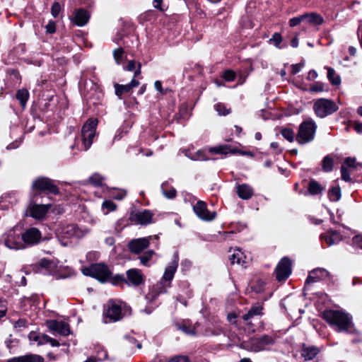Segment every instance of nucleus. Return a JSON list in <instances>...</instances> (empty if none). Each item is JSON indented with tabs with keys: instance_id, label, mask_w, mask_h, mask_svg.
<instances>
[{
	"instance_id": "nucleus-1",
	"label": "nucleus",
	"mask_w": 362,
	"mask_h": 362,
	"mask_svg": "<svg viewBox=\"0 0 362 362\" xmlns=\"http://www.w3.org/2000/svg\"><path fill=\"white\" fill-rule=\"evenodd\" d=\"M97 279L100 283H111L115 286H123L127 284L129 286H137L144 282L145 277L141 273H122L112 275V273H83Z\"/></svg>"
},
{
	"instance_id": "nucleus-2",
	"label": "nucleus",
	"mask_w": 362,
	"mask_h": 362,
	"mask_svg": "<svg viewBox=\"0 0 362 362\" xmlns=\"http://www.w3.org/2000/svg\"><path fill=\"white\" fill-rule=\"evenodd\" d=\"M322 316L329 325L336 327L337 331L351 332L354 325L352 317L349 313L341 310H326Z\"/></svg>"
},
{
	"instance_id": "nucleus-3",
	"label": "nucleus",
	"mask_w": 362,
	"mask_h": 362,
	"mask_svg": "<svg viewBox=\"0 0 362 362\" xmlns=\"http://www.w3.org/2000/svg\"><path fill=\"white\" fill-rule=\"evenodd\" d=\"M339 109L338 105L332 100L320 98L315 100L313 110L316 115L324 118L336 112Z\"/></svg>"
},
{
	"instance_id": "nucleus-4",
	"label": "nucleus",
	"mask_w": 362,
	"mask_h": 362,
	"mask_svg": "<svg viewBox=\"0 0 362 362\" xmlns=\"http://www.w3.org/2000/svg\"><path fill=\"white\" fill-rule=\"evenodd\" d=\"M317 126L312 120L304 121L299 126L296 141L300 144L312 141L315 138Z\"/></svg>"
},
{
	"instance_id": "nucleus-5",
	"label": "nucleus",
	"mask_w": 362,
	"mask_h": 362,
	"mask_svg": "<svg viewBox=\"0 0 362 362\" xmlns=\"http://www.w3.org/2000/svg\"><path fill=\"white\" fill-rule=\"evenodd\" d=\"M274 343V339L268 335H264L259 338L251 339L248 341H242L239 344L240 349L258 352L264 350L267 346L272 345Z\"/></svg>"
},
{
	"instance_id": "nucleus-6",
	"label": "nucleus",
	"mask_w": 362,
	"mask_h": 362,
	"mask_svg": "<svg viewBox=\"0 0 362 362\" xmlns=\"http://www.w3.org/2000/svg\"><path fill=\"white\" fill-rule=\"evenodd\" d=\"M126 310H123L122 305L114 300H110L104 305L103 316L105 322H117L120 320L125 315Z\"/></svg>"
},
{
	"instance_id": "nucleus-7",
	"label": "nucleus",
	"mask_w": 362,
	"mask_h": 362,
	"mask_svg": "<svg viewBox=\"0 0 362 362\" xmlns=\"http://www.w3.org/2000/svg\"><path fill=\"white\" fill-rule=\"evenodd\" d=\"M173 276L174 273H164L162 279L153 285L150 291L146 294V299L148 302H153L159 294L165 293L167 288L170 286Z\"/></svg>"
},
{
	"instance_id": "nucleus-8",
	"label": "nucleus",
	"mask_w": 362,
	"mask_h": 362,
	"mask_svg": "<svg viewBox=\"0 0 362 362\" xmlns=\"http://www.w3.org/2000/svg\"><path fill=\"white\" fill-rule=\"evenodd\" d=\"M33 189L35 191V194L37 193L44 192L46 194H58L59 189L54 184V182L48 177H38L35 180L32 184Z\"/></svg>"
},
{
	"instance_id": "nucleus-9",
	"label": "nucleus",
	"mask_w": 362,
	"mask_h": 362,
	"mask_svg": "<svg viewBox=\"0 0 362 362\" xmlns=\"http://www.w3.org/2000/svg\"><path fill=\"white\" fill-rule=\"evenodd\" d=\"M97 119H90L83 126L81 137L84 145V149L87 151L93 143L97 126Z\"/></svg>"
},
{
	"instance_id": "nucleus-10",
	"label": "nucleus",
	"mask_w": 362,
	"mask_h": 362,
	"mask_svg": "<svg viewBox=\"0 0 362 362\" xmlns=\"http://www.w3.org/2000/svg\"><path fill=\"white\" fill-rule=\"evenodd\" d=\"M141 63L137 64V69L134 71V78L131 81L130 83L126 85H119L118 83H115V94L117 95L119 98H121V96L124 93H129L132 91L133 88L137 87L139 85V81L136 79H135L136 77L139 76L141 73Z\"/></svg>"
},
{
	"instance_id": "nucleus-11",
	"label": "nucleus",
	"mask_w": 362,
	"mask_h": 362,
	"mask_svg": "<svg viewBox=\"0 0 362 362\" xmlns=\"http://www.w3.org/2000/svg\"><path fill=\"white\" fill-rule=\"evenodd\" d=\"M153 214L147 209L130 213L129 220L135 224L148 225L153 223Z\"/></svg>"
},
{
	"instance_id": "nucleus-12",
	"label": "nucleus",
	"mask_w": 362,
	"mask_h": 362,
	"mask_svg": "<svg viewBox=\"0 0 362 362\" xmlns=\"http://www.w3.org/2000/svg\"><path fill=\"white\" fill-rule=\"evenodd\" d=\"M193 210L196 215L202 220L210 221L215 218L216 214L215 211H209L206 204L203 201H198L193 206Z\"/></svg>"
},
{
	"instance_id": "nucleus-13",
	"label": "nucleus",
	"mask_w": 362,
	"mask_h": 362,
	"mask_svg": "<svg viewBox=\"0 0 362 362\" xmlns=\"http://www.w3.org/2000/svg\"><path fill=\"white\" fill-rule=\"evenodd\" d=\"M152 236L132 240L128 244V248L132 253L139 254L150 245Z\"/></svg>"
},
{
	"instance_id": "nucleus-14",
	"label": "nucleus",
	"mask_w": 362,
	"mask_h": 362,
	"mask_svg": "<svg viewBox=\"0 0 362 362\" xmlns=\"http://www.w3.org/2000/svg\"><path fill=\"white\" fill-rule=\"evenodd\" d=\"M41 238L42 234L37 228H30L22 234L21 239L24 244L34 245L40 243Z\"/></svg>"
},
{
	"instance_id": "nucleus-15",
	"label": "nucleus",
	"mask_w": 362,
	"mask_h": 362,
	"mask_svg": "<svg viewBox=\"0 0 362 362\" xmlns=\"http://www.w3.org/2000/svg\"><path fill=\"white\" fill-rule=\"evenodd\" d=\"M47 327L52 331L57 332L62 336H67L70 334L69 325L64 321L48 320L46 322Z\"/></svg>"
},
{
	"instance_id": "nucleus-16",
	"label": "nucleus",
	"mask_w": 362,
	"mask_h": 362,
	"mask_svg": "<svg viewBox=\"0 0 362 362\" xmlns=\"http://www.w3.org/2000/svg\"><path fill=\"white\" fill-rule=\"evenodd\" d=\"M36 269L48 270L49 272H59L62 269V266L56 259H41L37 264L35 265Z\"/></svg>"
},
{
	"instance_id": "nucleus-17",
	"label": "nucleus",
	"mask_w": 362,
	"mask_h": 362,
	"mask_svg": "<svg viewBox=\"0 0 362 362\" xmlns=\"http://www.w3.org/2000/svg\"><path fill=\"white\" fill-rule=\"evenodd\" d=\"M320 351L321 349L318 346L302 344L300 353L301 357L303 358L305 361H311L320 354Z\"/></svg>"
},
{
	"instance_id": "nucleus-18",
	"label": "nucleus",
	"mask_w": 362,
	"mask_h": 362,
	"mask_svg": "<svg viewBox=\"0 0 362 362\" xmlns=\"http://www.w3.org/2000/svg\"><path fill=\"white\" fill-rule=\"evenodd\" d=\"M49 206V204H32L28 208L30 216L35 219H40L47 213Z\"/></svg>"
},
{
	"instance_id": "nucleus-19",
	"label": "nucleus",
	"mask_w": 362,
	"mask_h": 362,
	"mask_svg": "<svg viewBox=\"0 0 362 362\" xmlns=\"http://www.w3.org/2000/svg\"><path fill=\"white\" fill-rule=\"evenodd\" d=\"M22 239L16 235L13 231H10L4 240L5 245L9 249L19 250L24 248V243H22Z\"/></svg>"
},
{
	"instance_id": "nucleus-20",
	"label": "nucleus",
	"mask_w": 362,
	"mask_h": 362,
	"mask_svg": "<svg viewBox=\"0 0 362 362\" xmlns=\"http://www.w3.org/2000/svg\"><path fill=\"white\" fill-rule=\"evenodd\" d=\"M90 15L88 11L79 8L74 11L71 21L78 26L85 25L89 21Z\"/></svg>"
},
{
	"instance_id": "nucleus-21",
	"label": "nucleus",
	"mask_w": 362,
	"mask_h": 362,
	"mask_svg": "<svg viewBox=\"0 0 362 362\" xmlns=\"http://www.w3.org/2000/svg\"><path fill=\"white\" fill-rule=\"evenodd\" d=\"M5 362H44L42 356L34 354H28L26 355L11 358Z\"/></svg>"
},
{
	"instance_id": "nucleus-22",
	"label": "nucleus",
	"mask_w": 362,
	"mask_h": 362,
	"mask_svg": "<svg viewBox=\"0 0 362 362\" xmlns=\"http://www.w3.org/2000/svg\"><path fill=\"white\" fill-rule=\"evenodd\" d=\"M303 18V21L313 25H320L324 22L322 16L315 12L305 13Z\"/></svg>"
},
{
	"instance_id": "nucleus-23",
	"label": "nucleus",
	"mask_w": 362,
	"mask_h": 362,
	"mask_svg": "<svg viewBox=\"0 0 362 362\" xmlns=\"http://www.w3.org/2000/svg\"><path fill=\"white\" fill-rule=\"evenodd\" d=\"M254 191L251 186L247 184L237 185V194L242 199H249L253 195Z\"/></svg>"
},
{
	"instance_id": "nucleus-24",
	"label": "nucleus",
	"mask_w": 362,
	"mask_h": 362,
	"mask_svg": "<svg viewBox=\"0 0 362 362\" xmlns=\"http://www.w3.org/2000/svg\"><path fill=\"white\" fill-rule=\"evenodd\" d=\"M238 148L236 147H233L230 145H220L218 146L212 147L209 149V152L215 154H223L227 155L228 153H236L238 152Z\"/></svg>"
},
{
	"instance_id": "nucleus-25",
	"label": "nucleus",
	"mask_w": 362,
	"mask_h": 362,
	"mask_svg": "<svg viewBox=\"0 0 362 362\" xmlns=\"http://www.w3.org/2000/svg\"><path fill=\"white\" fill-rule=\"evenodd\" d=\"M263 307L261 305H253L250 310L245 315H243V319L251 324L250 320L254 319L255 317L261 316L262 315Z\"/></svg>"
},
{
	"instance_id": "nucleus-26",
	"label": "nucleus",
	"mask_w": 362,
	"mask_h": 362,
	"mask_svg": "<svg viewBox=\"0 0 362 362\" xmlns=\"http://www.w3.org/2000/svg\"><path fill=\"white\" fill-rule=\"evenodd\" d=\"M322 240L325 241L328 245L336 244L340 240V234L335 230L328 231L326 234L321 235Z\"/></svg>"
},
{
	"instance_id": "nucleus-27",
	"label": "nucleus",
	"mask_w": 362,
	"mask_h": 362,
	"mask_svg": "<svg viewBox=\"0 0 362 362\" xmlns=\"http://www.w3.org/2000/svg\"><path fill=\"white\" fill-rule=\"evenodd\" d=\"M245 258L243 253L239 250H235L234 252L229 256V259L232 264H234L235 263H237L238 264H240L243 268L246 269L247 268V262L245 260H242L243 257Z\"/></svg>"
},
{
	"instance_id": "nucleus-28",
	"label": "nucleus",
	"mask_w": 362,
	"mask_h": 362,
	"mask_svg": "<svg viewBox=\"0 0 362 362\" xmlns=\"http://www.w3.org/2000/svg\"><path fill=\"white\" fill-rule=\"evenodd\" d=\"M293 261L288 257H284L279 262L274 272H291Z\"/></svg>"
},
{
	"instance_id": "nucleus-29",
	"label": "nucleus",
	"mask_w": 362,
	"mask_h": 362,
	"mask_svg": "<svg viewBox=\"0 0 362 362\" xmlns=\"http://www.w3.org/2000/svg\"><path fill=\"white\" fill-rule=\"evenodd\" d=\"M81 272H110L109 267L104 262L92 263L89 267H85Z\"/></svg>"
},
{
	"instance_id": "nucleus-30",
	"label": "nucleus",
	"mask_w": 362,
	"mask_h": 362,
	"mask_svg": "<svg viewBox=\"0 0 362 362\" xmlns=\"http://www.w3.org/2000/svg\"><path fill=\"white\" fill-rule=\"evenodd\" d=\"M325 187H322L319 182L315 180H311L308 184V189L311 195H317L322 193L325 190Z\"/></svg>"
},
{
	"instance_id": "nucleus-31",
	"label": "nucleus",
	"mask_w": 362,
	"mask_h": 362,
	"mask_svg": "<svg viewBox=\"0 0 362 362\" xmlns=\"http://www.w3.org/2000/svg\"><path fill=\"white\" fill-rule=\"evenodd\" d=\"M29 95V92L26 88H21L17 90L16 98L20 102L23 108L25 107Z\"/></svg>"
},
{
	"instance_id": "nucleus-32",
	"label": "nucleus",
	"mask_w": 362,
	"mask_h": 362,
	"mask_svg": "<svg viewBox=\"0 0 362 362\" xmlns=\"http://www.w3.org/2000/svg\"><path fill=\"white\" fill-rule=\"evenodd\" d=\"M325 68L327 69V78L329 80L330 83L334 86L340 84V83H341L340 76L339 75L336 74L334 69L331 67H325Z\"/></svg>"
},
{
	"instance_id": "nucleus-33",
	"label": "nucleus",
	"mask_w": 362,
	"mask_h": 362,
	"mask_svg": "<svg viewBox=\"0 0 362 362\" xmlns=\"http://www.w3.org/2000/svg\"><path fill=\"white\" fill-rule=\"evenodd\" d=\"M334 160L329 156H326L322 161V168L325 172H330L333 168Z\"/></svg>"
},
{
	"instance_id": "nucleus-34",
	"label": "nucleus",
	"mask_w": 362,
	"mask_h": 362,
	"mask_svg": "<svg viewBox=\"0 0 362 362\" xmlns=\"http://www.w3.org/2000/svg\"><path fill=\"white\" fill-rule=\"evenodd\" d=\"M328 197L332 202H337L341 198V189L339 187H332L328 192Z\"/></svg>"
},
{
	"instance_id": "nucleus-35",
	"label": "nucleus",
	"mask_w": 362,
	"mask_h": 362,
	"mask_svg": "<svg viewBox=\"0 0 362 362\" xmlns=\"http://www.w3.org/2000/svg\"><path fill=\"white\" fill-rule=\"evenodd\" d=\"M15 195V193H9L8 194H5L0 197V209H6L8 208V205L6 204H13V201L11 200L13 197Z\"/></svg>"
},
{
	"instance_id": "nucleus-36",
	"label": "nucleus",
	"mask_w": 362,
	"mask_h": 362,
	"mask_svg": "<svg viewBox=\"0 0 362 362\" xmlns=\"http://www.w3.org/2000/svg\"><path fill=\"white\" fill-rule=\"evenodd\" d=\"M178 252H175L173 256L172 261L169 263L168 266L165 268V272H175L178 266Z\"/></svg>"
},
{
	"instance_id": "nucleus-37",
	"label": "nucleus",
	"mask_w": 362,
	"mask_h": 362,
	"mask_svg": "<svg viewBox=\"0 0 362 362\" xmlns=\"http://www.w3.org/2000/svg\"><path fill=\"white\" fill-rule=\"evenodd\" d=\"M179 329H181L184 333L187 335L194 336L196 334L195 327L184 322L182 325L178 327Z\"/></svg>"
},
{
	"instance_id": "nucleus-38",
	"label": "nucleus",
	"mask_w": 362,
	"mask_h": 362,
	"mask_svg": "<svg viewBox=\"0 0 362 362\" xmlns=\"http://www.w3.org/2000/svg\"><path fill=\"white\" fill-rule=\"evenodd\" d=\"M154 252L153 250H148L143 255L139 257L140 263L144 266H148V262L152 258Z\"/></svg>"
},
{
	"instance_id": "nucleus-39",
	"label": "nucleus",
	"mask_w": 362,
	"mask_h": 362,
	"mask_svg": "<svg viewBox=\"0 0 362 362\" xmlns=\"http://www.w3.org/2000/svg\"><path fill=\"white\" fill-rule=\"evenodd\" d=\"M103 180L100 175L95 173L89 177L88 182L93 185L98 187L102 185Z\"/></svg>"
},
{
	"instance_id": "nucleus-40",
	"label": "nucleus",
	"mask_w": 362,
	"mask_h": 362,
	"mask_svg": "<svg viewBox=\"0 0 362 362\" xmlns=\"http://www.w3.org/2000/svg\"><path fill=\"white\" fill-rule=\"evenodd\" d=\"M116 204L110 200H106L103 202L102 204L103 210H106L105 214L109 213L110 211H115L116 209Z\"/></svg>"
},
{
	"instance_id": "nucleus-41",
	"label": "nucleus",
	"mask_w": 362,
	"mask_h": 362,
	"mask_svg": "<svg viewBox=\"0 0 362 362\" xmlns=\"http://www.w3.org/2000/svg\"><path fill=\"white\" fill-rule=\"evenodd\" d=\"M281 135L288 141L291 142L294 140V132L291 129H284L281 131Z\"/></svg>"
},
{
	"instance_id": "nucleus-42",
	"label": "nucleus",
	"mask_w": 362,
	"mask_h": 362,
	"mask_svg": "<svg viewBox=\"0 0 362 362\" xmlns=\"http://www.w3.org/2000/svg\"><path fill=\"white\" fill-rule=\"evenodd\" d=\"M123 54L124 50L121 47H119L113 51V57L117 64H120L122 62Z\"/></svg>"
},
{
	"instance_id": "nucleus-43",
	"label": "nucleus",
	"mask_w": 362,
	"mask_h": 362,
	"mask_svg": "<svg viewBox=\"0 0 362 362\" xmlns=\"http://www.w3.org/2000/svg\"><path fill=\"white\" fill-rule=\"evenodd\" d=\"M214 107L219 115H226L230 112V109H227L226 106L222 103H218L215 105Z\"/></svg>"
},
{
	"instance_id": "nucleus-44",
	"label": "nucleus",
	"mask_w": 362,
	"mask_h": 362,
	"mask_svg": "<svg viewBox=\"0 0 362 362\" xmlns=\"http://www.w3.org/2000/svg\"><path fill=\"white\" fill-rule=\"evenodd\" d=\"M235 73L230 69H228L225 71L222 74V77L225 79L226 81H233L235 78Z\"/></svg>"
},
{
	"instance_id": "nucleus-45",
	"label": "nucleus",
	"mask_w": 362,
	"mask_h": 362,
	"mask_svg": "<svg viewBox=\"0 0 362 362\" xmlns=\"http://www.w3.org/2000/svg\"><path fill=\"white\" fill-rule=\"evenodd\" d=\"M100 252L97 251H90L86 255V259L88 262H93L98 260L100 257Z\"/></svg>"
},
{
	"instance_id": "nucleus-46",
	"label": "nucleus",
	"mask_w": 362,
	"mask_h": 362,
	"mask_svg": "<svg viewBox=\"0 0 362 362\" xmlns=\"http://www.w3.org/2000/svg\"><path fill=\"white\" fill-rule=\"evenodd\" d=\"M281 41H282V37H281V35L278 33H275L272 35V38L269 40L270 43L274 44L278 48L280 47L279 45L281 42Z\"/></svg>"
},
{
	"instance_id": "nucleus-47",
	"label": "nucleus",
	"mask_w": 362,
	"mask_h": 362,
	"mask_svg": "<svg viewBox=\"0 0 362 362\" xmlns=\"http://www.w3.org/2000/svg\"><path fill=\"white\" fill-rule=\"evenodd\" d=\"M191 158L194 160H207L209 158L206 157L205 153L203 151H198Z\"/></svg>"
},
{
	"instance_id": "nucleus-48",
	"label": "nucleus",
	"mask_w": 362,
	"mask_h": 362,
	"mask_svg": "<svg viewBox=\"0 0 362 362\" xmlns=\"http://www.w3.org/2000/svg\"><path fill=\"white\" fill-rule=\"evenodd\" d=\"M169 362H189V358L187 356L185 355H177L173 356Z\"/></svg>"
},
{
	"instance_id": "nucleus-49",
	"label": "nucleus",
	"mask_w": 362,
	"mask_h": 362,
	"mask_svg": "<svg viewBox=\"0 0 362 362\" xmlns=\"http://www.w3.org/2000/svg\"><path fill=\"white\" fill-rule=\"evenodd\" d=\"M126 194H127V192L125 190L119 189V190L114 191L112 193V197L115 199L122 200V199H124L125 197Z\"/></svg>"
},
{
	"instance_id": "nucleus-50",
	"label": "nucleus",
	"mask_w": 362,
	"mask_h": 362,
	"mask_svg": "<svg viewBox=\"0 0 362 362\" xmlns=\"http://www.w3.org/2000/svg\"><path fill=\"white\" fill-rule=\"evenodd\" d=\"M61 11V6L59 3L54 2L51 8V13L54 18H57Z\"/></svg>"
},
{
	"instance_id": "nucleus-51",
	"label": "nucleus",
	"mask_w": 362,
	"mask_h": 362,
	"mask_svg": "<svg viewBox=\"0 0 362 362\" xmlns=\"http://www.w3.org/2000/svg\"><path fill=\"white\" fill-rule=\"evenodd\" d=\"M301 22H303V15L291 18L288 23L291 27H294L299 25Z\"/></svg>"
},
{
	"instance_id": "nucleus-52",
	"label": "nucleus",
	"mask_w": 362,
	"mask_h": 362,
	"mask_svg": "<svg viewBox=\"0 0 362 362\" xmlns=\"http://www.w3.org/2000/svg\"><path fill=\"white\" fill-rule=\"evenodd\" d=\"M341 179L343 180L346 181V182L351 180L350 173L344 165H342V166L341 168Z\"/></svg>"
},
{
	"instance_id": "nucleus-53",
	"label": "nucleus",
	"mask_w": 362,
	"mask_h": 362,
	"mask_svg": "<svg viewBox=\"0 0 362 362\" xmlns=\"http://www.w3.org/2000/svg\"><path fill=\"white\" fill-rule=\"evenodd\" d=\"M344 165H346L347 167L350 168H357V165H360L359 163H356V159L355 158H347L345 160H344Z\"/></svg>"
},
{
	"instance_id": "nucleus-54",
	"label": "nucleus",
	"mask_w": 362,
	"mask_h": 362,
	"mask_svg": "<svg viewBox=\"0 0 362 362\" xmlns=\"http://www.w3.org/2000/svg\"><path fill=\"white\" fill-rule=\"evenodd\" d=\"M7 311L6 302L0 298V319L6 315Z\"/></svg>"
},
{
	"instance_id": "nucleus-55",
	"label": "nucleus",
	"mask_w": 362,
	"mask_h": 362,
	"mask_svg": "<svg viewBox=\"0 0 362 362\" xmlns=\"http://www.w3.org/2000/svg\"><path fill=\"white\" fill-rule=\"evenodd\" d=\"M353 245L362 250V235H356L352 238Z\"/></svg>"
},
{
	"instance_id": "nucleus-56",
	"label": "nucleus",
	"mask_w": 362,
	"mask_h": 362,
	"mask_svg": "<svg viewBox=\"0 0 362 362\" xmlns=\"http://www.w3.org/2000/svg\"><path fill=\"white\" fill-rule=\"evenodd\" d=\"M63 233L70 237L75 233V226L74 225H69L63 229Z\"/></svg>"
},
{
	"instance_id": "nucleus-57",
	"label": "nucleus",
	"mask_w": 362,
	"mask_h": 362,
	"mask_svg": "<svg viewBox=\"0 0 362 362\" xmlns=\"http://www.w3.org/2000/svg\"><path fill=\"white\" fill-rule=\"evenodd\" d=\"M290 273H276V280L280 283L284 282L288 277Z\"/></svg>"
},
{
	"instance_id": "nucleus-58",
	"label": "nucleus",
	"mask_w": 362,
	"mask_h": 362,
	"mask_svg": "<svg viewBox=\"0 0 362 362\" xmlns=\"http://www.w3.org/2000/svg\"><path fill=\"white\" fill-rule=\"evenodd\" d=\"M46 31L48 33L52 34L54 33L56 31V24L55 22L53 21H49L47 25L45 26Z\"/></svg>"
},
{
	"instance_id": "nucleus-59",
	"label": "nucleus",
	"mask_w": 362,
	"mask_h": 362,
	"mask_svg": "<svg viewBox=\"0 0 362 362\" xmlns=\"http://www.w3.org/2000/svg\"><path fill=\"white\" fill-rule=\"evenodd\" d=\"M314 274H315L314 276L310 275V276H308V278L305 281V286H308L311 283L318 281L321 279L320 277L318 275H317V273H314Z\"/></svg>"
},
{
	"instance_id": "nucleus-60",
	"label": "nucleus",
	"mask_w": 362,
	"mask_h": 362,
	"mask_svg": "<svg viewBox=\"0 0 362 362\" xmlns=\"http://www.w3.org/2000/svg\"><path fill=\"white\" fill-rule=\"evenodd\" d=\"M49 274H51L53 278L54 279H57V280H59V279H66V278H69L71 276V275L69 274V273L68 274H63V273H57V272H54V273H49Z\"/></svg>"
},
{
	"instance_id": "nucleus-61",
	"label": "nucleus",
	"mask_w": 362,
	"mask_h": 362,
	"mask_svg": "<svg viewBox=\"0 0 362 362\" xmlns=\"http://www.w3.org/2000/svg\"><path fill=\"white\" fill-rule=\"evenodd\" d=\"M324 90L323 84L317 83L310 87L312 92H322Z\"/></svg>"
},
{
	"instance_id": "nucleus-62",
	"label": "nucleus",
	"mask_w": 362,
	"mask_h": 362,
	"mask_svg": "<svg viewBox=\"0 0 362 362\" xmlns=\"http://www.w3.org/2000/svg\"><path fill=\"white\" fill-rule=\"evenodd\" d=\"M136 63L134 60H130L127 63V65L125 68V70L127 71H132L134 70H136L137 68L136 69Z\"/></svg>"
},
{
	"instance_id": "nucleus-63",
	"label": "nucleus",
	"mask_w": 362,
	"mask_h": 362,
	"mask_svg": "<svg viewBox=\"0 0 362 362\" xmlns=\"http://www.w3.org/2000/svg\"><path fill=\"white\" fill-rule=\"evenodd\" d=\"M264 283L262 281H257V286H252V289L256 293H261L264 290Z\"/></svg>"
},
{
	"instance_id": "nucleus-64",
	"label": "nucleus",
	"mask_w": 362,
	"mask_h": 362,
	"mask_svg": "<svg viewBox=\"0 0 362 362\" xmlns=\"http://www.w3.org/2000/svg\"><path fill=\"white\" fill-rule=\"evenodd\" d=\"M353 128L357 133L362 134V123L356 121L354 122Z\"/></svg>"
}]
</instances>
